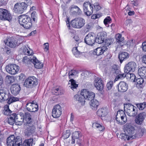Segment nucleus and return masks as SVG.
<instances>
[{"label":"nucleus","mask_w":146,"mask_h":146,"mask_svg":"<svg viewBox=\"0 0 146 146\" xmlns=\"http://www.w3.org/2000/svg\"><path fill=\"white\" fill-rule=\"evenodd\" d=\"M25 121L26 125L29 127L27 128L26 132V134L30 136L35 131V128L32 124V119L31 114L28 112L25 113Z\"/></svg>","instance_id":"f257e3e1"},{"label":"nucleus","mask_w":146,"mask_h":146,"mask_svg":"<svg viewBox=\"0 0 146 146\" xmlns=\"http://www.w3.org/2000/svg\"><path fill=\"white\" fill-rule=\"evenodd\" d=\"M21 138L19 136L16 137L14 135L8 137L7 140L8 146H22Z\"/></svg>","instance_id":"f03ea898"},{"label":"nucleus","mask_w":146,"mask_h":146,"mask_svg":"<svg viewBox=\"0 0 146 146\" xmlns=\"http://www.w3.org/2000/svg\"><path fill=\"white\" fill-rule=\"evenodd\" d=\"M124 110L127 115L129 116L134 117L137 113V109L130 103H125L124 104Z\"/></svg>","instance_id":"7ed1b4c3"},{"label":"nucleus","mask_w":146,"mask_h":146,"mask_svg":"<svg viewBox=\"0 0 146 146\" xmlns=\"http://www.w3.org/2000/svg\"><path fill=\"white\" fill-rule=\"evenodd\" d=\"M85 23V20L80 17L76 18L70 22L71 26L75 28H81L84 26Z\"/></svg>","instance_id":"20e7f679"},{"label":"nucleus","mask_w":146,"mask_h":146,"mask_svg":"<svg viewBox=\"0 0 146 146\" xmlns=\"http://www.w3.org/2000/svg\"><path fill=\"white\" fill-rule=\"evenodd\" d=\"M38 84L37 79L34 76L28 77L25 81L24 85L28 88H32Z\"/></svg>","instance_id":"39448f33"},{"label":"nucleus","mask_w":146,"mask_h":146,"mask_svg":"<svg viewBox=\"0 0 146 146\" xmlns=\"http://www.w3.org/2000/svg\"><path fill=\"white\" fill-rule=\"evenodd\" d=\"M4 42L5 44L11 48H15L20 44L17 39L14 36L8 37Z\"/></svg>","instance_id":"423d86ee"},{"label":"nucleus","mask_w":146,"mask_h":146,"mask_svg":"<svg viewBox=\"0 0 146 146\" xmlns=\"http://www.w3.org/2000/svg\"><path fill=\"white\" fill-rule=\"evenodd\" d=\"M27 6L25 2L17 3L15 5L14 10L15 13L22 14L27 9Z\"/></svg>","instance_id":"0eeeda50"},{"label":"nucleus","mask_w":146,"mask_h":146,"mask_svg":"<svg viewBox=\"0 0 146 146\" xmlns=\"http://www.w3.org/2000/svg\"><path fill=\"white\" fill-rule=\"evenodd\" d=\"M19 68L18 66L14 64H9L5 67L6 71L11 75H15L17 73Z\"/></svg>","instance_id":"6e6552de"},{"label":"nucleus","mask_w":146,"mask_h":146,"mask_svg":"<svg viewBox=\"0 0 146 146\" xmlns=\"http://www.w3.org/2000/svg\"><path fill=\"white\" fill-rule=\"evenodd\" d=\"M0 19L7 20L9 21L11 20L12 17L9 12L6 9H0Z\"/></svg>","instance_id":"1a4fd4ad"},{"label":"nucleus","mask_w":146,"mask_h":146,"mask_svg":"<svg viewBox=\"0 0 146 146\" xmlns=\"http://www.w3.org/2000/svg\"><path fill=\"white\" fill-rule=\"evenodd\" d=\"M84 41L88 45H92L96 42L95 35L93 33H89L86 36Z\"/></svg>","instance_id":"9d476101"},{"label":"nucleus","mask_w":146,"mask_h":146,"mask_svg":"<svg viewBox=\"0 0 146 146\" xmlns=\"http://www.w3.org/2000/svg\"><path fill=\"white\" fill-rule=\"evenodd\" d=\"M83 7L84 12L86 15L88 16L92 15L93 13V8L92 4L89 2L84 3Z\"/></svg>","instance_id":"9b49d317"},{"label":"nucleus","mask_w":146,"mask_h":146,"mask_svg":"<svg viewBox=\"0 0 146 146\" xmlns=\"http://www.w3.org/2000/svg\"><path fill=\"white\" fill-rule=\"evenodd\" d=\"M86 93V92H83V90H81L80 94H76L74 96V99L79 102L81 103L82 105H84L85 102V100H86L85 96L87 94Z\"/></svg>","instance_id":"f8f14e48"},{"label":"nucleus","mask_w":146,"mask_h":146,"mask_svg":"<svg viewBox=\"0 0 146 146\" xmlns=\"http://www.w3.org/2000/svg\"><path fill=\"white\" fill-rule=\"evenodd\" d=\"M136 66V64L133 62H129L125 66L124 71L125 73H128L130 72H133L135 70Z\"/></svg>","instance_id":"ddd939ff"},{"label":"nucleus","mask_w":146,"mask_h":146,"mask_svg":"<svg viewBox=\"0 0 146 146\" xmlns=\"http://www.w3.org/2000/svg\"><path fill=\"white\" fill-rule=\"evenodd\" d=\"M62 108L60 105L58 104L55 105L52 109V115L54 118L59 117L62 113Z\"/></svg>","instance_id":"4468645a"},{"label":"nucleus","mask_w":146,"mask_h":146,"mask_svg":"<svg viewBox=\"0 0 146 146\" xmlns=\"http://www.w3.org/2000/svg\"><path fill=\"white\" fill-rule=\"evenodd\" d=\"M107 36V33L104 31L100 32L98 33L96 37V42L101 44L103 43Z\"/></svg>","instance_id":"2eb2a0df"},{"label":"nucleus","mask_w":146,"mask_h":146,"mask_svg":"<svg viewBox=\"0 0 146 146\" xmlns=\"http://www.w3.org/2000/svg\"><path fill=\"white\" fill-rule=\"evenodd\" d=\"M18 21L21 25L24 26V24L27 21H31V19L29 15H21L18 17Z\"/></svg>","instance_id":"dca6fc26"},{"label":"nucleus","mask_w":146,"mask_h":146,"mask_svg":"<svg viewBox=\"0 0 146 146\" xmlns=\"http://www.w3.org/2000/svg\"><path fill=\"white\" fill-rule=\"evenodd\" d=\"M70 13L72 15L77 16L80 15L82 13V11L77 6L72 5L69 8Z\"/></svg>","instance_id":"f3484780"},{"label":"nucleus","mask_w":146,"mask_h":146,"mask_svg":"<svg viewBox=\"0 0 146 146\" xmlns=\"http://www.w3.org/2000/svg\"><path fill=\"white\" fill-rule=\"evenodd\" d=\"M21 90V88L20 85L17 84L12 85L10 88L11 94L15 96L17 95L19 93Z\"/></svg>","instance_id":"a211bd4d"},{"label":"nucleus","mask_w":146,"mask_h":146,"mask_svg":"<svg viewBox=\"0 0 146 146\" xmlns=\"http://www.w3.org/2000/svg\"><path fill=\"white\" fill-rule=\"evenodd\" d=\"M125 133L131 136H133L132 134L134 132L135 129L133 126L130 123H127L125 126Z\"/></svg>","instance_id":"6ab92c4d"},{"label":"nucleus","mask_w":146,"mask_h":146,"mask_svg":"<svg viewBox=\"0 0 146 146\" xmlns=\"http://www.w3.org/2000/svg\"><path fill=\"white\" fill-rule=\"evenodd\" d=\"M94 85L98 90L101 91L103 89L104 84L101 79L97 78L94 80Z\"/></svg>","instance_id":"aec40b11"},{"label":"nucleus","mask_w":146,"mask_h":146,"mask_svg":"<svg viewBox=\"0 0 146 146\" xmlns=\"http://www.w3.org/2000/svg\"><path fill=\"white\" fill-rule=\"evenodd\" d=\"M128 88V85L124 82H121L118 85V90L119 92H125Z\"/></svg>","instance_id":"412c9836"},{"label":"nucleus","mask_w":146,"mask_h":146,"mask_svg":"<svg viewBox=\"0 0 146 146\" xmlns=\"http://www.w3.org/2000/svg\"><path fill=\"white\" fill-rule=\"evenodd\" d=\"M129 56V54L127 52H121L119 53L118 56V58L120 62L121 63L123 61L128 59Z\"/></svg>","instance_id":"4be33fe9"},{"label":"nucleus","mask_w":146,"mask_h":146,"mask_svg":"<svg viewBox=\"0 0 146 146\" xmlns=\"http://www.w3.org/2000/svg\"><path fill=\"white\" fill-rule=\"evenodd\" d=\"M107 49V47L104 46L102 47H99L94 50L93 54L94 55L99 56L102 54Z\"/></svg>","instance_id":"5701e85b"},{"label":"nucleus","mask_w":146,"mask_h":146,"mask_svg":"<svg viewBox=\"0 0 146 146\" xmlns=\"http://www.w3.org/2000/svg\"><path fill=\"white\" fill-rule=\"evenodd\" d=\"M146 116V113L145 112L140 113L138 115L137 117L135 119V122L138 124H141Z\"/></svg>","instance_id":"b1692460"},{"label":"nucleus","mask_w":146,"mask_h":146,"mask_svg":"<svg viewBox=\"0 0 146 146\" xmlns=\"http://www.w3.org/2000/svg\"><path fill=\"white\" fill-rule=\"evenodd\" d=\"M83 92H86V93H87V94L85 96L86 100L91 101L94 99V98L95 96V94L94 93L90 92L86 89H83Z\"/></svg>","instance_id":"393cba45"},{"label":"nucleus","mask_w":146,"mask_h":146,"mask_svg":"<svg viewBox=\"0 0 146 146\" xmlns=\"http://www.w3.org/2000/svg\"><path fill=\"white\" fill-rule=\"evenodd\" d=\"M82 137V134L79 131H75L72 133V144H74L75 142V140L78 138H81Z\"/></svg>","instance_id":"a878e982"},{"label":"nucleus","mask_w":146,"mask_h":146,"mask_svg":"<svg viewBox=\"0 0 146 146\" xmlns=\"http://www.w3.org/2000/svg\"><path fill=\"white\" fill-rule=\"evenodd\" d=\"M9 98V94L7 93L5 91L3 90H0V102L7 100Z\"/></svg>","instance_id":"bb28decb"},{"label":"nucleus","mask_w":146,"mask_h":146,"mask_svg":"<svg viewBox=\"0 0 146 146\" xmlns=\"http://www.w3.org/2000/svg\"><path fill=\"white\" fill-rule=\"evenodd\" d=\"M17 116H16V119L15 121V124L16 125H21L22 124L23 122L25 120V123H26V121H25V115L23 116L22 117L21 116H20L19 117V119L17 117Z\"/></svg>","instance_id":"cd10ccee"},{"label":"nucleus","mask_w":146,"mask_h":146,"mask_svg":"<svg viewBox=\"0 0 146 146\" xmlns=\"http://www.w3.org/2000/svg\"><path fill=\"white\" fill-rule=\"evenodd\" d=\"M91 108L94 110H96L99 105V102L96 99H93L90 102Z\"/></svg>","instance_id":"c85d7f7f"},{"label":"nucleus","mask_w":146,"mask_h":146,"mask_svg":"<svg viewBox=\"0 0 146 146\" xmlns=\"http://www.w3.org/2000/svg\"><path fill=\"white\" fill-rule=\"evenodd\" d=\"M33 63L36 69L40 68L43 67V64L39 62L35 57L34 61Z\"/></svg>","instance_id":"c756f323"},{"label":"nucleus","mask_w":146,"mask_h":146,"mask_svg":"<svg viewBox=\"0 0 146 146\" xmlns=\"http://www.w3.org/2000/svg\"><path fill=\"white\" fill-rule=\"evenodd\" d=\"M34 58L35 57L33 56H32L30 58H29L27 56L24 57L23 59V62L25 64H30L31 63H33Z\"/></svg>","instance_id":"7c9ffc66"},{"label":"nucleus","mask_w":146,"mask_h":146,"mask_svg":"<svg viewBox=\"0 0 146 146\" xmlns=\"http://www.w3.org/2000/svg\"><path fill=\"white\" fill-rule=\"evenodd\" d=\"M16 116H17V114L15 113H13L10 115L8 120V123L11 125H13L14 123H15Z\"/></svg>","instance_id":"2f4dec72"},{"label":"nucleus","mask_w":146,"mask_h":146,"mask_svg":"<svg viewBox=\"0 0 146 146\" xmlns=\"http://www.w3.org/2000/svg\"><path fill=\"white\" fill-rule=\"evenodd\" d=\"M120 136L121 138L124 140H125L126 139L129 140L130 139H133L136 138L135 136L133 135V136H131L130 135L126 134V133L121 134Z\"/></svg>","instance_id":"473e14b6"},{"label":"nucleus","mask_w":146,"mask_h":146,"mask_svg":"<svg viewBox=\"0 0 146 146\" xmlns=\"http://www.w3.org/2000/svg\"><path fill=\"white\" fill-rule=\"evenodd\" d=\"M144 80L143 78L141 77L136 78L134 82L137 83V86L141 88H142L143 87V84Z\"/></svg>","instance_id":"72a5a7b5"},{"label":"nucleus","mask_w":146,"mask_h":146,"mask_svg":"<svg viewBox=\"0 0 146 146\" xmlns=\"http://www.w3.org/2000/svg\"><path fill=\"white\" fill-rule=\"evenodd\" d=\"M145 132V129L144 128H141L138 129L136 133L134 136H135L136 138L142 136L144 133Z\"/></svg>","instance_id":"f704fd0d"},{"label":"nucleus","mask_w":146,"mask_h":146,"mask_svg":"<svg viewBox=\"0 0 146 146\" xmlns=\"http://www.w3.org/2000/svg\"><path fill=\"white\" fill-rule=\"evenodd\" d=\"M97 114L99 117H104L107 114L106 109L104 108L99 109L97 112Z\"/></svg>","instance_id":"c9c22d12"},{"label":"nucleus","mask_w":146,"mask_h":146,"mask_svg":"<svg viewBox=\"0 0 146 146\" xmlns=\"http://www.w3.org/2000/svg\"><path fill=\"white\" fill-rule=\"evenodd\" d=\"M138 73L140 76H144L146 77V67H143L139 68Z\"/></svg>","instance_id":"e433bc0d"},{"label":"nucleus","mask_w":146,"mask_h":146,"mask_svg":"<svg viewBox=\"0 0 146 146\" xmlns=\"http://www.w3.org/2000/svg\"><path fill=\"white\" fill-rule=\"evenodd\" d=\"M33 143V139L31 138L29 139H25L24 141L23 146H32Z\"/></svg>","instance_id":"4c0bfd02"},{"label":"nucleus","mask_w":146,"mask_h":146,"mask_svg":"<svg viewBox=\"0 0 146 146\" xmlns=\"http://www.w3.org/2000/svg\"><path fill=\"white\" fill-rule=\"evenodd\" d=\"M72 50L74 55L77 58L79 57L80 55L82 53L81 52L78 50V47H74Z\"/></svg>","instance_id":"58836bf2"},{"label":"nucleus","mask_w":146,"mask_h":146,"mask_svg":"<svg viewBox=\"0 0 146 146\" xmlns=\"http://www.w3.org/2000/svg\"><path fill=\"white\" fill-rule=\"evenodd\" d=\"M126 73L127 74L126 78L127 79L133 81V82L136 80V78L134 74H131L129 72Z\"/></svg>","instance_id":"ea45409f"},{"label":"nucleus","mask_w":146,"mask_h":146,"mask_svg":"<svg viewBox=\"0 0 146 146\" xmlns=\"http://www.w3.org/2000/svg\"><path fill=\"white\" fill-rule=\"evenodd\" d=\"M69 82H70L71 86H70V88L73 90L76 88L78 86V85L76 83L75 81L73 79H71L69 80Z\"/></svg>","instance_id":"a19ab883"},{"label":"nucleus","mask_w":146,"mask_h":146,"mask_svg":"<svg viewBox=\"0 0 146 146\" xmlns=\"http://www.w3.org/2000/svg\"><path fill=\"white\" fill-rule=\"evenodd\" d=\"M32 26V20L30 21H27L24 24V26H23V27L26 29H30Z\"/></svg>","instance_id":"79ce46f5"},{"label":"nucleus","mask_w":146,"mask_h":146,"mask_svg":"<svg viewBox=\"0 0 146 146\" xmlns=\"http://www.w3.org/2000/svg\"><path fill=\"white\" fill-rule=\"evenodd\" d=\"M126 74L125 73H124L122 72H121L120 73H119L116 76V78L115 79V80L117 81L119 79H121L125 77H126Z\"/></svg>","instance_id":"37998d69"},{"label":"nucleus","mask_w":146,"mask_h":146,"mask_svg":"<svg viewBox=\"0 0 146 146\" xmlns=\"http://www.w3.org/2000/svg\"><path fill=\"white\" fill-rule=\"evenodd\" d=\"M92 127H96L100 131H102L104 129V127L103 126L96 122L94 123L93 124Z\"/></svg>","instance_id":"c03bdc74"},{"label":"nucleus","mask_w":146,"mask_h":146,"mask_svg":"<svg viewBox=\"0 0 146 146\" xmlns=\"http://www.w3.org/2000/svg\"><path fill=\"white\" fill-rule=\"evenodd\" d=\"M8 100L7 103L9 104H11V103L19 100L18 98L15 97H9V98L7 99Z\"/></svg>","instance_id":"a18cd8bd"},{"label":"nucleus","mask_w":146,"mask_h":146,"mask_svg":"<svg viewBox=\"0 0 146 146\" xmlns=\"http://www.w3.org/2000/svg\"><path fill=\"white\" fill-rule=\"evenodd\" d=\"M113 38H108L107 39H106L105 40V46H106L107 47V46H109L111 44L113 43Z\"/></svg>","instance_id":"49530a36"},{"label":"nucleus","mask_w":146,"mask_h":146,"mask_svg":"<svg viewBox=\"0 0 146 146\" xmlns=\"http://www.w3.org/2000/svg\"><path fill=\"white\" fill-rule=\"evenodd\" d=\"M115 38L117 42H121L124 40L123 37L120 34H117L115 35Z\"/></svg>","instance_id":"de8ad7c7"},{"label":"nucleus","mask_w":146,"mask_h":146,"mask_svg":"<svg viewBox=\"0 0 146 146\" xmlns=\"http://www.w3.org/2000/svg\"><path fill=\"white\" fill-rule=\"evenodd\" d=\"M79 71L74 70H71L68 73V76L69 78H71V76H75L78 73Z\"/></svg>","instance_id":"09e8293b"},{"label":"nucleus","mask_w":146,"mask_h":146,"mask_svg":"<svg viewBox=\"0 0 146 146\" xmlns=\"http://www.w3.org/2000/svg\"><path fill=\"white\" fill-rule=\"evenodd\" d=\"M136 106L139 110H142L145 108L146 103L145 102H143L137 104H136Z\"/></svg>","instance_id":"8fccbe9b"},{"label":"nucleus","mask_w":146,"mask_h":146,"mask_svg":"<svg viewBox=\"0 0 146 146\" xmlns=\"http://www.w3.org/2000/svg\"><path fill=\"white\" fill-rule=\"evenodd\" d=\"M111 21L110 17L109 16L107 17L104 19V23L107 27H108L109 25L108 24L111 23Z\"/></svg>","instance_id":"3c124183"},{"label":"nucleus","mask_w":146,"mask_h":146,"mask_svg":"<svg viewBox=\"0 0 146 146\" xmlns=\"http://www.w3.org/2000/svg\"><path fill=\"white\" fill-rule=\"evenodd\" d=\"M34 107L33 105H32V104L31 103H27L26 106V107L27 110L30 112H31L33 111V108Z\"/></svg>","instance_id":"603ef678"},{"label":"nucleus","mask_w":146,"mask_h":146,"mask_svg":"<svg viewBox=\"0 0 146 146\" xmlns=\"http://www.w3.org/2000/svg\"><path fill=\"white\" fill-rule=\"evenodd\" d=\"M70 135V132L69 130H66L65 132H64L62 136L63 138L66 139L68 138Z\"/></svg>","instance_id":"864d4df0"},{"label":"nucleus","mask_w":146,"mask_h":146,"mask_svg":"<svg viewBox=\"0 0 146 146\" xmlns=\"http://www.w3.org/2000/svg\"><path fill=\"white\" fill-rule=\"evenodd\" d=\"M121 120L120 122H119L120 125H123L127 121V118L125 115H121Z\"/></svg>","instance_id":"5fc2aeb1"},{"label":"nucleus","mask_w":146,"mask_h":146,"mask_svg":"<svg viewBox=\"0 0 146 146\" xmlns=\"http://www.w3.org/2000/svg\"><path fill=\"white\" fill-rule=\"evenodd\" d=\"M77 144L79 146H83V139L82 137L81 138H78L76 139Z\"/></svg>","instance_id":"6e6d98bb"},{"label":"nucleus","mask_w":146,"mask_h":146,"mask_svg":"<svg viewBox=\"0 0 146 146\" xmlns=\"http://www.w3.org/2000/svg\"><path fill=\"white\" fill-rule=\"evenodd\" d=\"M94 25L93 23L90 22L87 24L86 26V29L87 31H88L89 30L92 29L94 27Z\"/></svg>","instance_id":"4d7b16f0"},{"label":"nucleus","mask_w":146,"mask_h":146,"mask_svg":"<svg viewBox=\"0 0 146 146\" xmlns=\"http://www.w3.org/2000/svg\"><path fill=\"white\" fill-rule=\"evenodd\" d=\"M4 50L7 54H11L13 53V51L11 50L10 48L8 47H5L4 48Z\"/></svg>","instance_id":"13d9d810"},{"label":"nucleus","mask_w":146,"mask_h":146,"mask_svg":"<svg viewBox=\"0 0 146 146\" xmlns=\"http://www.w3.org/2000/svg\"><path fill=\"white\" fill-rule=\"evenodd\" d=\"M52 93L54 95H57L61 94L60 90L58 88L54 89Z\"/></svg>","instance_id":"bf43d9fd"},{"label":"nucleus","mask_w":146,"mask_h":146,"mask_svg":"<svg viewBox=\"0 0 146 146\" xmlns=\"http://www.w3.org/2000/svg\"><path fill=\"white\" fill-rule=\"evenodd\" d=\"M113 82L112 81H110L108 83L106 86L107 89L109 90L111 89L113 86Z\"/></svg>","instance_id":"052dcab7"},{"label":"nucleus","mask_w":146,"mask_h":146,"mask_svg":"<svg viewBox=\"0 0 146 146\" xmlns=\"http://www.w3.org/2000/svg\"><path fill=\"white\" fill-rule=\"evenodd\" d=\"M94 6L96 11H97L101 8L99 4L98 3H96L94 4Z\"/></svg>","instance_id":"680f3d73"},{"label":"nucleus","mask_w":146,"mask_h":146,"mask_svg":"<svg viewBox=\"0 0 146 146\" xmlns=\"http://www.w3.org/2000/svg\"><path fill=\"white\" fill-rule=\"evenodd\" d=\"M119 68V67L117 65L114 64L112 66L111 71L112 73L114 72V71L116 70L117 69Z\"/></svg>","instance_id":"e2e57ef3"},{"label":"nucleus","mask_w":146,"mask_h":146,"mask_svg":"<svg viewBox=\"0 0 146 146\" xmlns=\"http://www.w3.org/2000/svg\"><path fill=\"white\" fill-rule=\"evenodd\" d=\"M121 115L118 114H117L116 116L115 119L117 122V123L119 124V122H120V119H121Z\"/></svg>","instance_id":"0e129e2a"},{"label":"nucleus","mask_w":146,"mask_h":146,"mask_svg":"<svg viewBox=\"0 0 146 146\" xmlns=\"http://www.w3.org/2000/svg\"><path fill=\"white\" fill-rule=\"evenodd\" d=\"M3 112L4 115H10L12 112V111L9 110L6 111H3Z\"/></svg>","instance_id":"69168bd1"},{"label":"nucleus","mask_w":146,"mask_h":146,"mask_svg":"<svg viewBox=\"0 0 146 146\" xmlns=\"http://www.w3.org/2000/svg\"><path fill=\"white\" fill-rule=\"evenodd\" d=\"M132 21L131 19H127L125 21V24L127 25H129L130 24H131L132 23Z\"/></svg>","instance_id":"338daca9"},{"label":"nucleus","mask_w":146,"mask_h":146,"mask_svg":"<svg viewBox=\"0 0 146 146\" xmlns=\"http://www.w3.org/2000/svg\"><path fill=\"white\" fill-rule=\"evenodd\" d=\"M142 46L143 50L146 52V42H144L142 43Z\"/></svg>","instance_id":"774afa93"}]
</instances>
